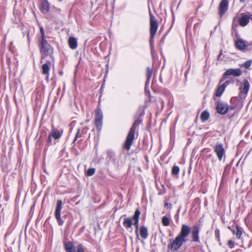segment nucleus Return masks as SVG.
I'll return each mask as SVG.
<instances>
[{
  "label": "nucleus",
  "mask_w": 252,
  "mask_h": 252,
  "mask_svg": "<svg viewBox=\"0 0 252 252\" xmlns=\"http://www.w3.org/2000/svg\"><path fill=\"white\" fill-rule=\"evenodd\" d=\"M190 232V227L186 224H183L181 227L179 234L168 246V248L172 252L177 251L186 242V238L187 237Z\"/></svg>",
  "instance_id": "f257e3e1"
},
{
  "label": "nucleus",
  "mask_w": 252,
  "mask_h": 252,
  "mask_svg": "<svg viewBox=\"0 0 252 252\" xmlns=\"http://www.w3.org/2000/svg\"><path fill=\"white\" fill-rule=\"evenodd\" d=\"M140 124V121H136L132 125L128 133L124 146V148L127 150L130 149V146L133 143L135 130Z\"/></svg>",
  "instance_id": "f03ea898"
},
{
  "label": "nucleus",
  "mask_w": 252,
  "mask_h": 252,
  "mask_svg": "<svg viewBox=\"0 0 252 252\" xmlns=\"http://www.w3.org/2000/svg\"><path fill=\"white\" fill-rule=\"evenodd\" d=\"M140 214V211L139 210L137 209L134 213V216L132 218H125L123 222L124 226L126 228H129L131 227L132 224H133L135 226L136 232L137 233L138 229V222Z\"/></svg>",
  "instance_id": "7ed1b4c3"
},
{
  "label": "nucleus",
  "mask_w": 252,
  "mask_h": 252,
  "mask_svg": "<svg viewBox=\"0 0 252 252\" xmlns=\"http://www.w3.org/2000/svg\"><path fill=\"white\" fill-rule=\"evenodd\" d=\"M41 53V63H43V60L46 57L52 54L53 49L48 43L46 40H41L39 45Z\"/></svg>",
  "instance_id": "20e7f679"
},
{
  "label": "nucleus",
  "mask_w": 252,
  "mask_h": 252,
  "mask_svg": "<svg viewBox=\"0 0 252 252\" xmlns=\"http://www.w3.org/2000/svg\"><path fill=\"white\" fill-rule=\"evenodd\" d=\"M150 15V42L153 41L154 37L155 36L158 28V25L155 17L152 14L151 10H149Z\"/></svg>",
  "instance_id": "39448f33"
},
{
  "label": "nucleus",
  "mask_w": 252,
  "mask_h": 252,
  "mask_svg": "<svg viewBox=\"0 0 252 252\" xmlns=\"http://www.w3.org/2000/svg\"><path fill=\"white\" fill-rule=\"evenodd\" d=\"M242 74V71L240 69L237 68H230L227 70L223 75L222 78L220 81V83L224 81L228 76L232 75L235 77H238Z\"/></svg>",
  "instance_id": "423d86ee"
},
{
  "label": "nucleus",
  "mask_w": 252,
  "mask_h": 252,
  "mask_svg": "<svg viewBox=\"0 0 252 252\" xmlns=\"http://www.w3.org/2000/svg\"><path fill=\"white\" fill-rule=\"evenodd\" d=\"M63 208V202L61 200H58L57 201V206L55 210V215L60 225L63 224V221L61 218V211Z\"/></svg>",
  "instance_id": "0eeeda50"
},
{
  "label": "nucleus",
  "mask_w": 252,
  "mask_h": 252,
  "mask_svg": "<svg viewBox=\"0 0 252 252\" xmlns=\"http://www.w3.org/2000/svg\"><path fill=\"white\" fill-rule=\"evenodd\" d=\"M214 151L219 160L221 161L225 154V150L222 145L221 143L217 144L214 147Z\"/></svg>",
  "instance_id": "6e6552de"
},
{
  "label": "nucleus",
  "mask_w": 252,
  "mask_h": 252,
  "mask_svg": "<svg viewBox=\"0 0 252 252\" xmlns=\"http://www.w3.org/2000/svg\"><path fill=\"white\" fill-rule=\"evenodd\" d=\"M102 113L100 109H97L95 110V124L97 128L100 130L101 127L102 123Z\"/></svg>",
  "instance_id": "1a4fd4ad"
},
{
  "label": "nucleus",
  "mask_w": 252,
  "mask_h": 252,
  "mask_svg": "<svg viewBox=\"0 0 252 252\" xmlns=\"http://www.w3.org/2000/svg\"><path fill=\"white\" fill-rule=\"evenodd\" d=\"M252 14L242 13L239 19V23L241 26L245 27L249 23L250 19L252 20Z\"/></svg>",
  "instance_id": "9d476101"
},
{
  "label": "nucleus",
  "mask_w": 252,
  "mask_h": 252,
  "mask_svg": "<svg viewBox=\"0 0 252 252\" xmlns=\"http://www.w3.org/2000/svg\"><path fill=\"white\" fill-rule=\"evenodd\" d=\"M199 230H200V228L198 225H195L192 227V230L191 231V235H192L193 241L194 242H198L199 241Z\"/></svg>",
  "instance_id": "9b49d317"
},
{
  "label": "nucleus",
  "mask_w": 252,
  "mask_h": 252,
  "mask_svg": "<svg viewBox=\"0 0 252 252\" xmlns=\"http://www.w3.org/2000/svg\"><path fill=\"white\" fill-rule=\"evenodd\" d=\"M228 109V108L226 104L221 102L218 103L217 110L219 113L220 114H224L227 112Z\"/></svg>",
  "instance_id": "f8f14e48"
},
{
  "label": "nucleus",
  "mask_w": 252,
  "mask_h": 252,
  "mask_svg": "<svg viewBox=\"0 0 252 252\" xmlns=\"http://www.w3.org/2000/svg\"><path fill=\"white\" fill-rule=\"evenodd\" d=\"M228 0H222L219 6L220 13L222 16L227 10L228 8Z\"/></svg>",
  "instance_id": "ddd939ff"
},
{
  "label": "nucleus",
  "mask_w": 252,
  "mask_h": 252,
  "mask_svg": "<svg viewBox=\"0 0 252 252\" xmlns=\"http://www.w3.org/2000/svg\"><path fill=\"white\" fill-rule=\"evenodd\" d=\"M230 83V82L229 81H227L225 82H224V83H223L222 85L219 86V87L217 90V92L216 93V95L218 97L220 96L222 94L223 92H224L226 87Z\"/></svg>",
  "instance_id": "4468645a"
},
{
  "label": "nucleus",
  "mask_w": 252,
  "mask_h": 252,
  "mask_svg": "<svg viewBox=\"0 0 252 252\" xmlns=\"http://www.w3.org/2000/svg\"><path fill=\"white\" fill-rule=\"evenodd\" d=\"M250 88V84L248 80H245L243 82V85L240 87V92L244 94H247Z\"/></svg>",
  "instance_id": "2eb2a0df"
},
{
  "label": "nucleus",
  "mask_w": 252,
  "mask_h": 252,
  "mask_svg": "<svg viewBox=\"0 0 252 252\" xmlns=\"http://www.w3.org/2000/svg\"><path fill=\"white\" fill-rule=\"evenodd\" d=\"M61 132H60L59 130L53 129L51 131L50 134L48 137V141L49 142H52V138H54L55 139H57L59 138L61 136Z\"/></svg>",
  "instance_id": "dca6fc26"
},
{
  "label": "nucleus",
  "mask_w": 252,
  "mask_h": 252,
  "mask_svg": "<svg viewBox=\"0 0 252 252\" xmlns=\"http://www.w3.org/2000/svg\"><path fill=\"white\" fill-rule=\"evenodd\" d=\"M50 63V61H47L46 63H43L42 65V73L43 74L47 75V78L49 76V72L50 69L49 65Z\"/></svg>",
  "instance_id": "f3484780"
},
{
  "label": "nucleus",
  "mask_w": 252,
  "mask_h": 252,
  "mask_svg": "<svg viewBox=\"0 0 252 252\" xmlns=\"http://www.w3.org/2000/svg\"><path fill=\"white\" fill-rule=\"evenodd\" d=\"M41 10L43 13H47L49 11V4L47 0L42 1L41 4Z\"/></svg>",
  "instance_id": "a211bd4d"
},
{
  "label": "nucleus",
  "mask_w": 252,
  "mask_h": 252,
  "mask_svg": "<svg viewBox=\"0 0 252 252\" xmlns=\"http://www.w3.org/2000/svg\"><path fill=\"white\" fill-rule=\"evenodd\" d=\"M68 44L71 49H74L76 48L77 42L76 38L73 37H70L68 39Z\"/></svg>",
  "instance_id": "6ab92c4d"
},
{
  "label": "nucleus",
  "mask_w": 252,
  "mask_h": 252,
  "mask_svg": "<svg viewBox=\"0 0 252 252\" xmlns=\"http://www.w3.org/2000/svg\"><path fill=\"white\" fill-rule=\"evenodd\" d=\"M235 45L236 47L239 50H243L246 48L247 45L245 42L240 39L237 40L236 41Z\"/></svg>",
  "instance_id": "aec40b11"
},
{
  "label": "nucleus",
  "mask_w": 252,
  "mask_h": 252,
  "mask_svg": "<svg viewBox=\"0 0 252 252\" xmlns=\"http://www.w3.org/2000/svg\"><path fill=\"white\" fill-rule=\"evenodd\" d=\"M140 235L143 239H146L148 237V230L146 227L142 226L140 229Z\"/></svg>",
  "instance_id": "412c9836"
},
{
  "label": "nucleus",
  "mask_w": 252,
  "mask_h": 252,
  "mask_svg": "<svg viewBox=\"0 0 252 252\" xmlns=\"http://www.w3.org/2000/svg\"><path fill=\"white\" fill-rule=\"evenodd\" d=\"M65 250L67 252H75V249L71 242L67 243L65 244Z\"/></svg>",
  "instance_id": "4be33fe9"
},
{
  "label": "nucleus",
  "mask_w": 252,
  "mask_h": 252,
  "mask_svg": "<svg viewBox=\"0 0 252 252\" xmlns=\"http://www.w3.org/2000/svg\"><path fill=\"white\" fill-rule=\"evenodd\" d=\"M146 71L147 81L146 82V86H147L149 84V81L152 75V69L150 67H147Z\"/></svg>",
  "instance_id": "5701e85b"
},
{
  "label": "nucleus",
  "mask_w": 252,
  "mask_h": 252,
  "mask_svg": "<svg viewBox=\"0 0 252 252\" xmlns=\"http://www.w3.org/2000/svg\"><path fill=\"white\" fill-rule=\"evenodd\" d=\"M209 114L206 111H203L200 116V119L203 122L207 121L209 119Z\"/></svg>",
  "instance_id": "b1692460"
},
{
  "label": "nucleus",
  "mask_w": 252,
  "mask_h": 252,
  "mask_svg": "<svg viewBox=\"0 0 252 252\" xmlns=\"http://www.w3.org/2000/svg\"><path fill=\"white\" fill-rule=\"evenodd\" d=\"M162 223L164 226H167L170 224V220L166 216H163L162 218Z\"/></svg>",
  "instance_id": "393cba45"
},
{
  "label": "nucleus",
  "mask_w": 252,
  "mask_h": 252,
  "mask_svg": "<svg viewBox=\"0 0 252 252\" xmlns=\"http://www.w3.org/2000/svg\"><path fill=\"white\" fill-rule=\"evenodd\" d=\"M180 170V168L178 166L174 165L172 170V173L173 175H177L179 173Z\"/></svg>",
  "instance_id": "a878e982"
},
{
  "label": "nucleus",
  "mask_w": 252,
  "mask_h": 252,
  "mask_svg": "<svg viewBox=\"0 0 252 252\" xmlns=\"http://www.w3.org/2000/svg\"><path fill=\"white\" fill-rule=\"evenodd\" d=\"M95 173V169L94 168H90L87 171V175L88 176H92L94 175Z\"/></svg>",
  "instance_id": "bb28decb"
},
{
  "label": "nucleus",
  "mask_w": 252,
  "mask_h": 252,
  "mask_svg": "<svg viewBox=\"0 0 252 252\" xmlns=\"http://www.w3.org/2000/svg\"><path fill=\"white\" fill-rule=\"evenodd\" d=\"M236 233H235L236 237L238 239H240L241 235L242 234V231L239 229V228L238 227H236Z\"/></svg>",
  "instance_id": "cd10ccee"
},
{
  "label": "nucleus",
  "mask_w": 252,
  "mask_h": 252,
  "mask_svg": "<svg viewBox=\"0 0 252 252\" xmlns=\"http://www.w3.org/2000/svg\"><path fill=\"white\" fill-rule=\"evenodd\" d=\"M252 64V60H249L244 63V66L246 68H249Z\"/></svg>",
  "instance_id": "c85d7f7f"
},
{
  "label": "nucleus",
  "mask_w": 252,
  "mask_h": 252,
  "mask_svg": "<svg viewBox=\"0 0 252 252\" xmlns=\"http://www.w3.org/2000/svg\"><path fill=\"white\" fill-rule=\"evenodd\" d=\"M40 30L41 36H42L41 40H46L45 39V33H44V30L43 27H40Z\"/></svg>",
  "instance_id": "c756f323"
},
{
  "label": "nucleus",
  "mask_w": 252,
  "mask_h": 252,
  "mask_svg": "<svg viewBox=\"0 0 252 252\" xmlns=\"http://www.w3.org/2000/svg\"><path fill=\"white\" fill-rule=\"evenodd\" d=\"M76 252H84V250L82 245L80 244L78 246Z\"/></svg>",
  "instance_id": "7c9ffc66"
},
{
  "label": "nucleus",
  "mask_w": 252,
  "mask_h": 252,
  "mask_svg": "<svg viewBox=\"0 0 252 252\" xmlns=\"http://www.w3.org/2000/svg\"><path fill=\"white\" fill-rule=\"evenodd\" d=\"M228 247L230 249L233 248L234 247V242L231 241V240L228 241Z\"/></svg>",
  "instance_id": "2f4dec72"
},
{
  "label": "nucleus",
  "mask_w": 252,
  "mask_h": 252,
  "mask_svg": "<svg viewBox=\"0 0 252 252\" xmlns=\"http://www.w3.org/2000/svg\"><path fill=\"white\" fill-rule=\"evenodd\" d=\"M164 206L167 209H171L172 205L171 203H168L167 202H166L165 203Z\"/></svg>",
  "instance_id": "473e14b6"
},
{
  "label": "nucleus",
  "mask_w": 252,
  "mask_h": 252,
  "mask_svg": "<svg viewBox=\"0 0 252 252\" xmlns=\"http://www.w3.org/2000/svg\"><path fill=\"white\" fill-rule=\"evenodd\" d=\"M79 133H80V130H79V129H78L77 130V133H76V135H75V138H74V141H76V140H77V137L79 136Z\"/></svg>",
  "instance_id": "72a5a7b5"
},
{
  "label": "nucleus",
  "mask_w": 252,
  "mask_h": 252,
  "mask_svg": "<svg viewBox=\"0 0 252 252\" xmlns=\"http://www.w3.org/2000/svg\"><path fill=\"white\" fill-rule=\"evenodd\" d=\"M215 234L217 236V237L218 238V239H220V231L219 230H216L215 231Z\"/></svg>",
  "instance_id": "f704fd0d"
},
{
  "label": "nucleus",
  "mask_w": 252,
  "mask_h": 252,
  "mask_svg": "<svg viewBox=\"0 0 252 252\" xmlns=\"http://www.w3.org/2000/svg\"><path fill=\"white\" fill-rule=\"evenodd\" d=\"M240 1L241 2H243L245 1V0H240Z\"/></svg>",
  "instance_id": "c9c22d12"
}]
</instances>
